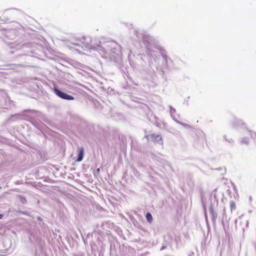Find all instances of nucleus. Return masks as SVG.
<instances>
[{"instance_id": "nucleus-6", "label": "nucleus", "mask_w": 256, "mask_h": 256, "mask_svg": "<svg viewBox=\"0 0 256 256\" xmlns=\"http://www.w3.org/2000/svg\"><path fill=\"white\" fill-rule=\"evenodd\" d=\"M180 124H182V125H183V126H188V125H187V124H182V123H181Z\"/></svg>"}, {"instance_id": "nucleus-7", "label": "nucleus", "mask_w": 256, "mask_h": 256, "mask_svg": "<svg viewBox=\"0 0 256 256\" xmlns=\"http://www.w3.org/2000/svg\"><path fill=\"white\" fill-rule=\"evenodd\" d=\"M3 218V215L2 214H0V219Z\"/></svg>"}, {"instance_id": "nucleus-5", "label": "nucleus", "mask_w": 256, "mask_h": 256, "mask_svg": "<svg viewBox=\"0 0 256 256\" xmlns=\"http://www.w3.org/2000/svg\"><path fill=\"white\" fill-rule=\"evenodd\" d=\"M210 212L212 217L215 220L216 217V215L215 214V213L214 212V208L212 206H210Z\"/></svg>"}, {"instance_id": "nucleus-2", "label": "nucleus", "mask_w": 256, "mask_h": 256, "mask_svg": "<svg viewBox=\"0 0 256 256\" xmlns=\"http://www.w3.org/2000/svg\"><path fill=\"white\" fill-rule=\"evenodd\" d=\"M78 158L76 160V162H80L83 159L84 155V149L82 148H79L78 150Z\"/></svg>"}, {"instance_id": "nucleus-3", "label": "nucleus", "mask_w": 256, "mask_h": 256, "mask_svg": "<svg viewBox=\"0 0 256 256\" xmlns=\"http://www.w3.org/2000/svg\"><path fill=\"white\" fill-rule=\"evenodd\" d=\"M150 138L152 139V140L154 142H156V141L160 140H162L161 137L159 135H156L155 134H152L150 135Z\"/></svg>"}, {"instance_id": "nucleus-4", "label": "nucleus", "mask_w": 256, "mask_h": 256, "mask_svg": "<svg viewBox=\"0 0 256 256\" xmlns=\"http://www.w3.org/2000/svg\"><path fill=\"white\" fill-rule=\"evenodd\" d=\"M146 218L148 222L150 223H151L152 221V214L150 212H148L146 214Z\"/></svg>"}, {"instance_id": "nucleus-1", "label": "nucleus", "mask_w": 256, "mask_h": 256, "mask_svg": "<svg viewBox=\"0 0 256 256\" xmlns=\"http://www.w3.org/2000/svg\"><path fill=\"white\" fill-rule=\"evenodd\" d=\"M54 93L60 98L68 100H74V97L66 94V93L62 92L57 88H54Z\"/></svg>"}]
</instances>
